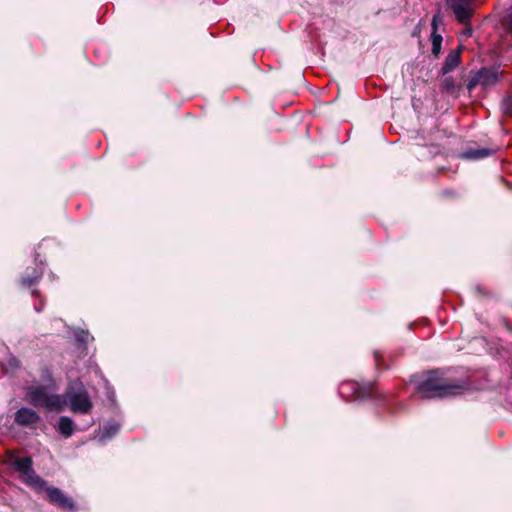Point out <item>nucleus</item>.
I'll list each match as a JSON object with an SVG mask.
<instances>
[{
	"instance_id": "15",
	"label": "nucleus",
	"mask_w": 512,
	"mask_h": 512,
	"mask_svg": "<svg viewBox=\"0 0 512 512\" xmlns=\"http://www.w3.org/2000/svg\"><path fill=\"white\" fill-rule=\"evenodd\" d=\"M441 89L451 95L456 94L457 86L452 76H445L441 81Z\"/></svg>"
},
{
	"instance_id": "10",
	"label": "nucleus",
	"mask_w": 512,
	"mask_h": 512,
	"mask_svg": "<svg viewBox=\"0 0 512 512\" xmlns=\"http://www.w3.org/2000/svg\"><path fill=\"white\" fill-rule=\"evenodd\" d=\"M462 50L463 46L459 45L448 53L439 72L441 75L446 76L460 65Z\"/></svg>"
},
{
	"instance_id": "1",
	"label": "nucleus",
	"mask_w": 512,
	"mask_h": 512,
	"mask_svg": "<svg viewBox=\"0 0 512 512\" xmlns=\"http://www.w3.org/2000/svg\"><path fill=\"white\" fill-rule=\"evenodd\" d=\"M416 391L424 399L446 398L470 389L467 380H452L440 369L429 370L415 380Z\"/></svg>"
},
{
	"instance_id": "14",
	"label": "nucleus",
	"mask_w": 512,
	"mask_h": 512,
	"mask_svg": "<svg viewBox=\"0 0 512 512\" xmlns=\"http://www.w3.org/2000/svg\"><path fill=\"white\" fill-rule=\"evenodd\" d=\"M58 431L61 435L69 438L74 432V422L67 416H61L58 421Z\"/></svg>"
},
{
	"instance_id": "18",
	"label": "nucleus",
	"mask_w": 512,
	"mask_h": 512,
	"mask_svg": "<svg viewBox=\"0 0 512 512\" xmlns=\"http://www.w3.org/2000/svg\"><path fill=\"white\" fill-rule=\"evenodd\" d=\"M75 341L81 345V348L86 349V345L89 341L90 334L85 330H78L74 333Z\"/></svg>"
},
{
	"instance_id": "11",
	"label": "nucleus",
	"mask_w": 512,
	"mask_h": 512,
	"mask_svg": "<svg viewBox=\"0 0 512 512\" xmlns=\"http://www.w3.org/2000/svg\"><path fill=\"white\" fill-rule=\"evenodd\" d=\"M495 153V150L488 147L478 148V147H467L463 150L459 157L464 160H481L487 158Z\"/></svg>"
},
{
	"instance_id": "7",
	"label": "nucleus",
	"mask_w": 512,
	"mask_h": 512,
	"mask_svg": "<svg viewBox=\"0 0 512 512\" xmlns=\"http://www.w3.org/2000/svg\"><path fill=\"white\" fill-rule=\"evenodd\" d=\"M475 0H445L447 9L451 10L455 19L461 24H467L472 19L475 10Z\"/></svg>"
},
{
	"instance_id": "5",
	"label": "nucleus",
	"mask_w": 512,
	"mask_h": 512,
	"mask_svg": "<svg viewBox=\"0 0 512 512\" xmlns=\"http://www.w3.org/2000/svg\"><path fill=\"white\" fill-rule=\"evenodd\" d=\"M340 392L347 394L354 400H367L375 399L378 397V392L373 383H359L357 381H346L340 386Z\"/></svg>"
},
{
	"instance_id": "19",
	"label": "nucleus",
	"mask_w": 512,
	"mask_h": 512,
	"mask_svg": "<svg viewBox=\"0 0 512 512\" xmlns=\"http://www.w3.org/2000/svg\"><path fill=\"white\" fill-rule=\"evenodd\" d=\"M374 359L377 369L386 370L389 366L384 364L383 355L379 351H374Z\"/></svg>"
},
{
	"instance_id": "17",
	"label": "nucleus",
	"mask_w": 512,
	"mask_h": 512,
	"mask_svg": "<svg viewBox=\"0 0 512 512\" xmlns=\"http://www.w3.org/2000/svg\"><path fill=\"white\" fill-rule=\"evenodd\" d=\"M500 106L503 114L512 118V93L502 99Z\"/></svg>"
},
{
	"instance_id": "16",
	"label": "nucleus",
	"mask_w": 512,
	"mask_h": 512,
	"mask_svg": "<svg viewBox=\"0 0 512 512\" xmlns=\"http://www.w3.org/2000/svg\"><path fill=\"white\" fill-rule=\"evenodd\" d=\"M472 292L475 297L478 299H486L491 298L493 296V293L488 290L483 285L477 284L472 287Z\"/></svg>"
},
{
	"instance_id": "12",
	"label": "nucleus",
	"mask_w": 512,
	"mask_h": 512,
	"mask_svg": "<svg viewBox=\"0 0 512 512\" xmlns=\"http://www.w3.org/2000/svg\"><path fill=\"white\" fill-rule=\"evenodd\" d=\"M40 421V416L32 409L20 408L15 413V422L20 426H31Z\"/></svg>"
},
{
	"instance_id": "13",
	"label": "nucleus",
	"mask_w": 512,
	"mask_h": 512,
	"mask_svg": "<svg viewBox=\"0 0 512 512\" xmlns=\"http://www.w3.org/2000/svg\"><path fill=\"white\" fill-rule=\"evenodd\" d=\"M440 24H443V16L441 15L439 7L437 13L433 16L431 21L432 32L430 38L432 43L442 44L443 37L438 33V26Z\"/></svg>"
},
{
	"instance_id": "22",
	"label": "nucleus",
	"mask_w": 512,
	"mask_h": 512,
	"mask_svg": "<svg viewBox=\"0 0 512 512\" xmlns=\"http://www.w3.org/2000/svg\"><path fill=\"white\" fill-rule=\"evenodd\" d=\"M442 44L432 43V54L438 58L441 53Z\"/></svg>"
},
{
	"instance_id": "8",
	"label": "nucleus",
	"mask_w": 512,
	"mask_h": 512,
	"mask_svg": "<svg viewBox=\"0 0 512 512\" xmlns=\"http://www.w3.org/2000/svg\"><path fill=\"white\" fill-rule=\"evenodd\" d=\"M45 490L47 494L48 501L58 508L66 511L74 512L76 510L75 502L72 498L68 497L63 491L57 487H49L47 484L45 485Z\"/></svg>"
},
{
	"instance_id": "3",
	"label": "nucleus",
	"mask_w": 512,
	"mask_h": 512,
	"mask_svg": "<svg viewBox=\"0 0 512 512\" xmlns=\"http://www.w3.org/2000/svg\"><path fill=\"white\" fill-rule=\"evenodd\" d=\"M27 397L34 407H43L49 411H62L66 407V400L59 394H48L45 386L29 388Z\"/></svg>"
},
{
	"instance_id": "4",
	"label": "nucleus",
	"mask_w": 512,
	"mask_h": 512,
	"mask_svg": "<svg viewBox=\"0 0 512 512\" xmlns=\"http://www.w3.org/2000/svg\"><path fill=\"white\" fill-rule=\"evenodd\" d=\"M13 466L17 472L20 473L22 481L35 489L41 491L45 488L46 481L42 479L33 469V461L29 456L16 458L13 462Z\"/></svg>"
},
{
	"instance_id": "9",
	"label": "nucleus",
	"mask_w": 512,
	"mask_h": 512,
	"mask_svg": "<svg viewBox=\"0 0 512 512\" xmlns=\"http://www.w3.org/2000/svg\"><path fill=\"white\" fill-rule=\"evenodd\" d=\"M40 254L35 252L34 259L35 262L39 261V265L35 267H27L24 274L21 277L20 284L22 287H31L34 284L38 283L44 274L43 262L39 260Z\"/></svg>"
},
{
	"instance_id": "2",
	"label": "nucleus",
	"mask_w": 512,
	"mask_h": 512,
	"mask_svg": "<svg viewBox=\"0 0 512 512\" xmlns=\"http://www.w3.org/2000/svg\"><path fill=\"white\" fill-rule=\"evenodd\" d=\"M62 397L66 400V403L69 402L73 413L88 414L93 408L88 391L79 380L70 382Z\"/></svg>"
},
{
	"instance_id": "23",
	"label": "nucleus",
	"mask_w": 512,
	"mask_h": 512,
	"mask_svg": "<svg viewBox=\"0 0 512 512\" xmlns=\"http://www.w3.org/2000/svg\"><path fill=\"white\" fill-rule=\"evenodd\" d=\"M118 430H119V426L113 425L108 428H105V434L108 436H112V435H115L118 432Z\"/></svg>"
},
{
	"instance_id": "20",
	"label": "nucleus",
	"mask_w": 512,
	"mask_h": 512,
	"mask_svg": "<svg viewBox=\"0 0 512 512\" xmlns=\"http://www.w3.org/2000/svg\"><path fill=\"white\" fill-rule=\"evenodd\" d=\"M8 368L11 372H14L20 368V361L16 357H10L7 361Z\"/></svg>"
},
{
	"instance_id": "24",
	"label": "nucleus",
	"mask_w": 512,
	"mask_h": 512,
	"mask_svg": "<svg viewBox=\"0 0 512 512\" xmlns=\"http://www.w3.org/2000/svg\"><path fill=\"white\" fill-rule=\"evenodd\" d=\"M463 25L465 26V28H464V34H465L467 37L472 36L473 29H472V26H471V20H470L467 24H463Z\"/></svg>"
},
{
	"instance_id": "6",
	"label": "nucleus",
	"mask_w": 512,
	"mask_h": 512,
	"mask_svg": "<svg viewBox=\"0 0 512 512\" xmlns=\"http://www.w3.org/2000/svg\"><path fill=\"white\" fill-rule=\"evenodd\" d=\"M503 72L499 71V67H482L472 74L467 83V89L472 91L478 85L484 89L494 86Z\"/></svg>"
},
{
	"instance_id": "21",
	"label": "nucleus",
	"mask_w": 512,
	"mask_h": 512,
	"mask_svg": "<svg viewBox=\"0 0 512 512\" xmlns=\"http://www.w3.org/2000/svg\"><path fill=\"white\" fill-rule=\"evenodd\" d=\"M441 196L444 198L456 199L459 197V194L453 189H444L441 191Z\"/></svg>"
}]
</instances>
